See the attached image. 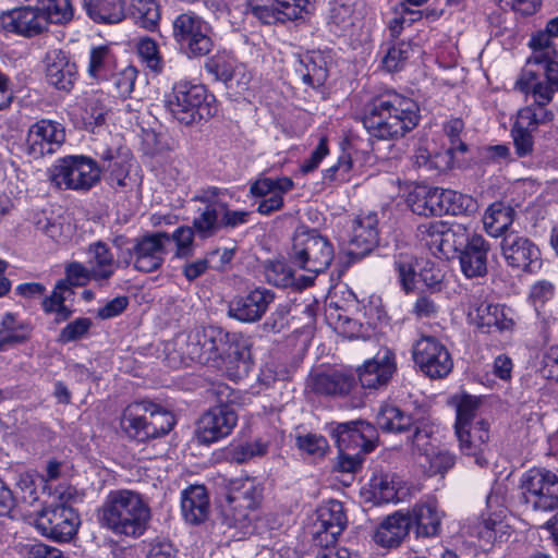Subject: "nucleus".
<instances>
[{"instance_id": "35", "label": "nucleus", "mask_w": 558, "mask_h": 558, "mask_svg": "<svg viewBox=\"0 0 558 558\" xmlns=\"http://www.w3.org/2000/svg\"><path fill=\"white\" fill-rule=\"evenodd\" d=\"M543 72V77H541L536 72L524 69L515 82V88L518 90H533L534 86H542L549 90L553 100L554 94L558 92V62L548 63Z\"/></svg>"}, {"instance_id": "2", "label": "nucleus", "mask_w": 558, "mask_h": 558, "mask_svg": "<svg viewBox=\"0 0 558 558\" xmlns=\"http://www.w3.org/2000/svg\"><path fill=\"white\" fill-rule=\"evenodd\" d=\"M101 526L114 535L137 538L148 529L151 510L148 500L132 489L110 490L98 509Z\"/></svg>"}, {"instance_id": "55", "label": "nucleus", "mask_w": 558, "mask_h": 558, "mask_svg": "<svg viewBox=\"0 0 558 558\" xmlns=\"http://www.w3.org/2000/svg\"><path fill=\"white\" fill-rule=\"evenodd\" d=\"M296 447L314 458L324 457L328 449L327 439L316 434H305L296 437Z\"/></svg>"}, {"instance_id": "52", "label": "nucleus", "mask_w": 558, "mask_h": 558, "mask_svg": "<svg viewBox=\"0 0 558 558\" xmlns=\"http://www.w3.org/2000/svg\"><path fill=\"white\" fill-rule=\"evenodd\" d=\"M253 509L240 508L234 504H226L222 509L223 523L229 527L245 531L251 526Z\"/></svg>"}, {"instance_id": "46", "label": "nucleus", "mask_w": 558, "mask_h": 558, "mask_svg": "<svg viewBox=\"0 0 558 558\" xmlns=\"http://www.w3.org/2000/svg\"><path fill=\"white\" fill-rule=\"evenodd\" d=\"M248 8L253 15L264 24L288 22L280 5L277 4V0H248Z\"/></svg>"}, {"instance_id": "34", "label": "nucleus", "mask_w": 558, "mask_h": 558, "mask_svg": "<svg viewBox=\"0 0 558 558\" xmlns=\"http://www.w3.org/2000/svg\"><path fill=\"white\" fill-rule=\"evenodd\" d=\"M294 72L304 84L313 88L322 86L328 76L326 61L319 53L305 54L298 59Z\"/></svg>"}, {"instance_id": "28", "label": "nucleus", "mask_w": 558, "mask_h": 558, "mask_svg": "<svg viewBox=\"0 0 558 558\" xmlns=\"http://www.w3.org/2000/svg\"><path fill=\"white\" fill-rule=\"evenodd\" d=\"M362 0H330L328 3L327 24L335 34L350 29L361 15Z\"/></svg>"}, {"instance_id": "16", "label": "nucleus", "mask_w": 558, "mask_h": 558, "mask_svg": "<svg viewBox=\"0 0 558 558\" xmlns=\"http://www.w3.org/2000/svg\"><path fill=\"white\" fill-rule=\"evenodd\" d=\"M225 193L218 187L198 191L193 201L205 204V208L193 219V229L202 239L216 235L222 229L220 196Z\"/></svg>"}, {"instance_id": "57", "label": "nucleus", "mask_w": 558, "mask_h": 558, "mask_svg": "<svg viewBox=\"0 0 558 558\" xmlns=\"http://www.w3.org/2000/svg\"><path fill=\"white\" fill-rule=\"evenodd\" d=\"M353 162V158L350 154H342L336 165L325 170L324 180L333 183L349 181Z\"/></svg>"}, {"instance_id": "27", "label": "nucleus", "mask_w": 558, "mask_h": 558, "mask_svg": "<svg viewBox=\"0 0 558 558\" xmlns=\"http://www.w3.org/2000/svg\"><path fill=\"white\" fill-rule=\"evenodd\" d=\"M489 244L481 234L473 235L471 242L457 255L462 272L468 278L481 277L487 272Z\"/></svg>"}, {"instance_id": "50", "label": "nucleus", "mask_w": 558, "mask_h": 558, "mask_svg": "<svg viewBox=\"0 0 558 558\" xmlns=\"http://www.w3.org/2000/svg\"><path fill=\"white\" fill-rule=\"evenodd\" d=\"M134 17L144 28L153 29L157 26L160 12L155 0H133Z\"/></svg>"}, {"instance_id": "11", "label": "nucleus", "mask_w": 558, "mask_h": 558, "mask_svg": "<svg viewBox=\"0 0 558 558\" xmlns=\"http://www.w3.org/2000/svg\"><path fill=\"white\" fill-rule=\"evenodd\" d=\"M425 244L434 255L444 258L457 256L477 233L463 223L434 221L423 226Z\"/></svg>"}, {"instance_id": "59", "label": "nucleus", "mask_w": 558, "mask_h": 558, "mask_svg": "<svg viewBox=\"0 0 558 558\" xmlns=\"http://www.w3.org/2000/svg\"><path fill=\"white\" fill-rule=\"evenodd\" d=\"M427 462V472L429 475L444 474L456 463V456L449 451H430L429 458H424Z\"/></svg>"}, {"instance_id": "19", "label": "nucleus", "mask_w": 558, "mask_h": 558, "mask_svg": "<svg viewBox=\"0 0 558 558\" xmlns=\"http://www.w3.org/2000/svg\"><path fill=\"white\" fill-rule=\"evenodd\" d=\"M454 433L460 452L472 457L478 466H486L490 438L489 424L485 420H477L473 426L454 429Z\"/></svg>"}, {"instance_id": "60", "label": "nucleus", "mask_w": 558, "mask_h": 558, "mask_svg": "<svg viewBox=\"0 0 558 558\" xmlns=\"http://www.w3.org/2000/svg\"><path fill=\"white\" fill-rule=\"evenodd\" d=\"M315 0H277L280 10L284 13L287 21L303 19L310 13Z\"/></svg>"}, {"instance_id": "42", "label": "nucleus", "mask_w": 558, "mask_h": 558, "mask_svg": "<svg viewBox=\"0 0 558 558\" xmlns=\"http://www.w3.org/2000/svg\"><path fill=\"white\" fill-rule=\"evenodd\" d=\"M377 426L385 432L401 433L412 425L410 415L392 404L380 407L376 415Z\"/></svg>"}, {"instance_id": "47", "label": "nucleus", "mask_w": 558, "mask_h": 558, "mask_svg": "<svg viewBox=\"0 0 558 558\" xmlns=\"http://www.w3.org/2000/svg\"><path fill=\"white\" fill-rule=\"evenodd\" d=\"M480 402L478 398L469 395L453 398L457 412L454 429L474 425Z\"/></svg>"}, {"instance_id": "24", "label": "nucleus", "mask_w": 558, "mask_h": 558, "mask_svg": "<svg viewBox=\"0 0 558 558\" xmlns=\"http://www.w3.org/2000/svg\"><path fill=\"white\" fill-rule=\"evenodd\" d=\"M374 427L364 421L339 423L332 429L339 451L359 449V452H368L374 448Z\"/></svg>"}, {"instance_id": "53", "label": "nucleus", "mask_w": 558, "mask_h": 558, "mask_svg": "<svg viewBox=\"0 0 558 558\" xmlns=\"http://www.w3.org/2000/svg\"><path fill=\"white\" fill-rule=\"evenodd\" d=\"M239 64L240 63L235 62L233 59L215 56L206 62L205 68L209 73L214 74L218 81L232 87V74Z\"/></svg>"}, {"instance_id": "61", "label": "nucleus", "mask_w": 558, "mask_h": 558, "mask_svg": "<svg viewBox=\"0 0 558 558\" xmlns=\"http://www.w3.org/2000/svg\"><path fill=\"white\" fill-rule=\"evenodd\" d=\"M220 196V211L222 229H234L245 225L250 220L251 213L246 210H232L228 207L227 203Z\"/></svg>"}, {"instance_id": "33", "label": "nucleus", "mask_w": 558, "mask_h": 558, "mask_svg": "<svg viewBox=\"0 0 558 558\" xmlns=\"http://www.w3.org/2000/svg\"><path fill=\"white\" fill-rule=\"evenodd\" d=\"M262 499V489L253 478H234L229 482L227 504L255 510Z\"/></svg>"}, {"instance_id": "23", "label": "nucleus", "mask_w": 558, "mask_h": 558, "mask_svg": "<svg viewBox=\"0 0 558 558\" xmlns=\"http://www.w3.org/2000/svg\"><path fill=\"white\" fill-rule=\"evenodd\" d=\"M45 74L49 84L61 90H70L77 77V66L61 49L53 48L44 58Z\"/></svg>"}, {"instance_id": "17", "label": "nucleus", "mask_w": 558, "mask_h": 558, "mask_svg": "<svg viewBox=\"0 0 558 558\" xmlns=\"http://www.w3.org/2000/svg\"><path fill=\"white\" fill-rule=\"evenodd\" d=\"M294 186L292 179L288 177L267 178L263 177L254 181L250 186V193L260 197L257 213L269 216L283 207V195Z\"/></svg>"}, {"instance_id": "20", "label": "nucleus", "mask_w": 558, "mask_h": 558, "mask_svg": "<svg viewBox=\"0 0 558 558\" xmlns=\"http://www.w3.org/2000/svg\"><path fill=\"white\" fill-rule=\"evenodd\" d=\"M533 101L518 111L515 124L520 128L535 131L541 125L548 124L554 119V112L547 108L551 99L549 90L542 86H534L533 90H520Z\"/></svg>"}, {"instance_id": "62", "label": "nucleus", "mask_w": 558, "mask_h": 558, "mask_svg": "<svg viewBox=\"0 0 558 558\" xmlns=\"http://www.w3.org/2000/svg\"><path fill=\"white\" fill-rule=\"evenodd\" d=\"M412 451L422 458H429L434 450L430 432L426 427H416L411 438Z\"/></svg>"}, {"instance_id": "54", "label": "nucleus", "mask_w": 558, "mask_h": 558, "mask_svg": "<svg viewBox=\"0 0 558 558\" xmlns=\"http://www.w3.org/2000/svg\"><path fill=\"white\" fill-rule=\"evenodd\" d=\"M395 269L398 272L399 281L405 292H410L415 287L416 272L414 268V258L409 254H399L395 259Z\"/></svg>"}, {"instance_id": "25", "label": "nucleus", "mask_w": 558, "mask_h": 558, "mask_svg": "<svg viewBox=\"0 0 558 558\" xmlns=\"http://www.w3.org/2000/svg\"><path fill=\"white\" fill-rule=\"evenodd\" d=\"M501 252L508 265L523 270L532 269L539 259L537 246L517 232H509L504 236Z\"/></svg>"}, {"instance_id": "7", "label": "nucleus", "mask_w": 558, "mask_h": 558, "mask_svg": "<svg viewBox=\"0 0 558 558\" xmlns=\"http://www.w3.org/2000/svg\"><path fill=\"white\" fill-rule=\"evenodd\" d=\"M335 248L330 240L314 229L298 230L293 236L291 259L299 268L311 272L304 286L313 282L315 276L324 272L333 260Z\"/></svg>"}, {"instance_id": "3", "label": "nucleus", "mask_w": 558, "mask_h": 558, "mask_svg": "<svg viewBox=\"0 0 558 558\" xmlns=\"http://www.w3.org/2000/svg\"><path fill=\"white\" fill-rule=\"evenodd\" d=\"M242 339L239 332L208 326L191 330L180 341V350L191 362L220 367L226 357L238 353Z\"/></svg>"}, {"instance_id": "37", "label": "nucleus", "mask_w": 558, "mask_h": 558, "mask_svg": "<svg viewBox=\"0 0 558 558\" xmlns=\"http://www.w3.org/2000/svg\"><path fill=\"white\" fill-rule=\"evenodd\" d=\"M354 378L341 372L318 374L313 378V389L320 395L343 396L351 391Z\"/></svg>"}, {"instance_id": "36", "label": "nucleus", "mask_w": 558, "mask_h": 558, "mask_svg": "<svg viewBox=\"0 0 558 558\" xmlns=\"http://www.w3.org/2000/svg\"><path fill=\"white\" fill-rule=\"evenodd\" d=\"M123 0H84L88 16L97 23H119L124 19Z\"/></svg>"}, {"instance_id": "18", "label": "nucleus", "mask_w": 558, "mask_h": 558, "mask_svg": "<svg viewBox=\"0 0 558 558\" xmlns=\"http://www.w3.org/2000/svg\"><path fill=\"white\" fill-rule=\"evenodd\" d=\"M274 293L265 288H255L246 294L233 298L228 305V315L242 323L258 322L274 301Z\"/></svg>"}, {"instance_id": "12", "label": "nucleus", "mask_w": 558, "mask_h": 558, "mask_svg": "<svg viewBox=\"0 0 558 558\" xmlns=\"http://www.w3.org/2000/svg\"><path fill=\"white\" fill-rule=\"evenodd\" d=\"M34 524L41 535L68 542L77 531L80 517L71 506H48L37 513Z\"/></svg>"}, {"instance_id": "39", "label": "nucleus", "mask_w": 558, "mask_h": 558, "mask_svg": "<svg viewBox=\"0 0 558 558\" xmlns=\"http://www.w3.org/2000/svg\"><path fill=\"white\" fill-rule=\"evenodd\" d=\"M89 252L92 254L89 268L93 280H108L118 266L108 246L102 242H97L89 246Z\"/></svg>"}, {"instance_id": "49", "label": "nucleus", "mask_w": 558, "mask_h": 558, "mask_svg": "<svg viewBox=\"0 0 558 558\" xmlns=\"http://www.w3.org/2000/svg\"><path fill=\"white\" fill-rule=\"evenodd\" d=\"M505 523L493 517L482 518L472 526V534L484 541L486 544H494L501 539Z\"/></svg>"}, {"instance_id": "43", "label": "nucleus", "mask_w": 558, "mask_h": 558, "mask_svg": "<svg viewBox=\"0 0 558 558\" xmlns=\"http://www.w3.org/2000/svg\"><path fill=\"white\" fill-rule=\"evenodd\" d=\"M37 7L46 20V27H48L49 23H66L73 16V8L70 0H39Z\"/></svg>"}, {"instance_id": "41", "label": "nucleus", "mask_w": 558, "mask_h": 558, "mask_svg": "<svg viewBox=\"0 0 558 558\" xmlns=\"http://www.w3.org/2000/svg\"><path fill=\"white\" fill-rule=\"evenodd\" d=\"M400 481L395 475L377 474L371 480V494L375 504L398 502Z\"/></svg>"}, {"instance_id": "51", "label": "nucleus", "mask_w": 558, "mask_h": 558, "mask_svg": "<svg viewBox=\"0 0 558 558\" xmlns=\"http://www.w3.org/2000/svg\"><path fill=\"white\" fill-rule=\"evenodd\" d=\"M265 278L269 283L282 288L296 283L291 267L282 260L268 263L265 266Z\"/></svg>"}, {"instance_id": "22", "label": "nucleus", "mask_w": 558, "mask_h": 558, "mask_svg": "<svg viewBox=\"0 0 558 558\" xmlns=\"http://www.w3.org/2000/svg\"><path fill=\"white\" fill-rule=\"evenodd\" d=\"M0 25L5 32L33 37L47 29L46 20L37 7H24L3 12Z\"/></svg>"}, {"instance_id": "4", "label": "nucleus", "mask_w": 558, "mask_h": 558, "mask_svg": "<svg viewBox=\"0 0 558 558\" xmlns=\"http://www.w3.org/2000/svg\"><path fill=\"white\" fill-rule=\"evenodd\" d=\"M175 424L173 414L148 400L129 404L120 417V427L126 437L147 442L166 436Z\"/></svg>"}, {"instance_id": "64", "label": "nucleus", "mask_w": 558, "mask_h": 558, "mask_svg": "<svg viewBox=\"0 0 558 558\" xmlns=\"http://www.w3.org/2000/svg\"><path fill=\"white\" fill-rule=\"evenodd\" d=\"M539 373L544 378L558 383V345L550 347L544 353Z\"/></svg>"}, {"instance_id": "44", "label": "nucleus", "mask_w": 558, "mask_h": 558, "mask_svg": "<svg viewBox=\"0 0 558 558\" xmlns=\"http://www.w3.org/2000/svg\"><path fill=\"white\" fill-rule=\"evenodd\" d=\"M112 53L108 46H98L90 49L87 66L88 75L96 80H106L110 73Z\"/></svg>"}, {"instance_id": "45", "label": "nucleus", "mask_w": 558, "mask_h": 558, "mask_svg": "<svg viewBox=\"0 0 558 558\" xmlns=\"http://www.w3.org/2000/svg\"><path fill=\"white\" fill-rule=\"evenodd\" d=\"M72 291L65 281L57 283L52 293L43 300V307L46 313H56L57 320H65L71 312L64 305L66 294H71Z\"/></svg>"}, {"instance_id": "40", "label": "nucleus", "mask_w": 558, "mask_h": 558, "mask_svg": "<svg viewBox=\"0 0 558 558\" xmlns=\"http://www.w3.org/2000/svg\"><path fill=\"white\" fill-rule=\"evenodd\" d=\"M499 314V304H493L483 299V293H474L470 299L469 318L481 329L490 331Z\"/></svg>"}, {"instance_id": "56", "label": "nucleus", "mask_w": 558, "mask_h": 558, "mask_svg": "<svg viewBox=\"0 0 558 558\" xmlns=\"http://www.w3.org/2000/svg\"><path fill=\"white\" fill-rule=\"evenodd\" d=\"M194 233L195 230L193 227H179L174 230V232L170 235V242L173 241L175 243V256L179 258H184L191 256L194 251Z\"/></svg>"}, {"instance_id": "26", "label": "nucleus", "mask_w": 558, "mask_h": 558, "mask_svg": "<svg viewBox=\"0 0 558 558\" xmlns=\"http://www.w3.org/2000/svg\"><path fill=\"white\" fill-rule=\"evenodd\" d=\"M411 526L410 514L398 510L380 522L374 533V542L384 548L398 547L409 535Z\"/></svg>"}, {"instance_id": "13", "label": "nucleus", "mask_w": 558, "mask_h": 558, "mask_svg": "<svg viewBox=\"0 0 558 558\" xmlns=\"http://www.w3.org/2000/svg\"><path fill=\"white\" fill-rule=\"evenodd\" d=\"M412 356L414 363L429 378H444L453 366L448 349L432 336H423L414 342Z\"/></svg>"}, {"instance_id": "58", "label": "nucleus", "mask_w": 558, "mask_h": 558, "mask_svg": "<svg viewBox=\"0 0 558 558\" xmlns=\"http://www.w3.org/2000/svg\"><path fill=\"white\" fill-rule=\"evenodd\" d=\"M444 215H458L468 209L472 204V198L457 191L442 189Z\"/></svg>"}, {"instance_id": "9", "label": "nucleus", "mask_w": 558, "mask_h": 558, "mask_svg": "<svg viewBox=\"0 0 558 558\" xmlns=\"http://www.w3.org/2000/svg\"><path fill=\"white\" fill-rule=\"evenodd\" d=\"M522 500L534 513L543 514L558 510V476L556 473L533 468L520 481Z\"/></svg>"}, {"instance_id": "6", "label": "nucleus", "mask_w": 558, "mask_h": 558, "mask_svg": "<svg viewBox=\"0 0 558 558\" xmlns=\"http://www.w3.org/2000/svg\"><path fill=\"white\" fill-rule=\"evenodd\" d=\"M215 98L205 86L189 82L175 83L166 95L165 107L179 122L191 125L216 113Z\"/></svg>"}, {"instance_id": "1", "label": "nucleus", "mask_w": 558, "mask_h": 558, "mask_svg": "<svg viewBox=\"0 0 558 558\" xmlns=\"http://www.w3.org/2000/svg\"><path fill=\"white\" fill-rule=\"evenodd\" d=\"M418 112V106L413 99L388 92L369 101L363 124L372 137L397 140L417 125Z\"/></svg>"}, {"instance_id": "10", "label": "nucleus", "mask_w": 558, "mask_h": 558, "mask_svg": "<svg viewBox=\"0 0 558 558\" xmlns=\"http://www.w3.org/2000/svg\"><path fill=\"white\" fill-rule=\"evenodd\" d=\"M172 29L175 43L189 58L207 56L214 48L210 25L193 12L178 15L172 23Z\"/></svg>"}, {"instance_id": "21", "label": "nucleus", "mask_w": 558, "mask_h": 558, "mask_svg": "<svg viewBox=\"0 0 558 558\" xmlns=\"http://www.w3.org/2000/svg\"><path fill=\"white\" fill-rule=\"evenodd\" d=\"M397 369L395 353L385 348L357 368L361 385L368 389L386 386Z\"/></svg>"}, {"instance_id": "48", "label": "nucleus", "mask_w": 558, "mask_h": 558, "mask_svg": "<svg viewBox=\"0 0 558 558\" xmlns=\"http://www.w3.org/2000/svg\"><path fill=\"white\" fill-rule=\"evenodd\" d=\"M136 50L141 60L154 73H161L165 68V62L160 56L158 44L149 38L142 37L136 44Z\"/></svg>"}, {"instance_id": "63", "label": "nucleus", "mask_w": 558, "mask_h": 558, "mask_svg": "<svg viewBox=\"0 0 558 558\" xmlns=\"http://www.w3.org/2000/svg\"><path fill=\"white\" fill-rule=\"evenodd\" d=\"M92 326L89 318H77L69 323L60 332L59 340L63 343L81 339Z\"/></svg>"}, {"instance_id": "31", "label": "nucleus", "mask_w": 558, "mask_h": 558, "mask_svg": "<svg viewBox=\"0 0 558 558\" xmlns=\"http://www.w3.org/2000/svg\"><path fill=\"white\" fill-rule=\"evenodd\" d=\"M378 219L376 214H367L357 217L353 221L351 246L354 247L353 253L364 255L372 251L378 243Z\"/></svg>"}, {"instance_id": "32", "label": "nucleus", "mask_w": 558, "mask_h": 558, "mask_svg": "<svg viewBox=\"0 0 558 558\" xmlns=\"http://www.w3.org/2000/svg\"><path fill=\"white\" fill-rule=\"evenodd\" d=\"M208 496L202 485L190 486L182 493L181 510L184 519L193 524L203 522L208 514Z\"/></svg>"}, {"instance_id": "29", "label": "nucleus", "mask_w": 558, "mask_h": 558, "mask_svg": "<svg viewBox=\"0 0 558 558\" xmlns=\"http://www.w3.org/2000/svg\"><path fill=\"white\" fill-rule=\"evenodd\" d=\"M347 517L342 504L331 500L327 506L318 510V518L315 522L316 535L325 536L326 543L335 542L344 530Z\"/></svg>"}, {"instance_id": "8", "label": "nucleus", "mask_w": 558, "mask_h": 558, "mask_svg": "<svg viewBox=\"0 0 558 558\" xmlns=\"http://www.w3.org/2000/svg\"><path fill=\"white\" fill-rule=\"evenodd\" d=\"M48 178L60 190L88 191L100 180V168L89 157L66 156L48 169Z\"/></svg>"}, {"instance_id": "15", "label": "nucleus", "mask_w": 558, "mask_h": 558, "mask_svg": "<svg viewBox=\"0 0 558 558\" xmlns=\"http://www.w3.org/2000/svg\"><path fill=\"white\" fill-rule=\"evenodd\" d=\"M238 423V414L230 404H218L205 412L198 422L197 437L203 444H211L231 434Z\"/></svg>"}, {"instance_id": "38", "label": "nucleus", "mask_w": 558, "mask_h": 558, "mask_svg": "<svg viewBox=\"0 0 558 558\" xmlns=\"http://www.w3.org/2000/svg\"><path fill=\"white\" fill-rule=\"evenodd\" d=\"M514 210L504 203H494L485 211L483 225L485 231L492 236H500L512 225Z\"/></svg>"}, {"instance_id": "14", "label": "nucleus", "mask_w": 558, "mask_h": 558, "mask_svg": "<svg viewBox=\"0 0 558 558\" xmlns=\"http://www.w3.org/2000/svg\"><path fill=\"white\" fill-rule=\"evenodd\" d=\"M64 141L63 125L49 119H41L32 124L26 136L28 153L34 158L54 154Z\"/></svg>"}, {"instance_id": "5", "label": "nucleus", "mask_w": 558, "mask_h": 558, "mask_svg": "<svg viewBox=\"0 0 558 558\" xmlns=\"http://www.w3.org/2000/svg\"><path fill=\"white\" fill-rule=\"evenodd\" d=\"M169 243L170 235L167 232H154L133 240L123 235L113 239L118 262L125 266L133 264L142 272L156 271L162 266Z\"/></svg>"}, {"instance_id": "30", "label": "nucleus", "mask_w": 558, "mask_h": 558, "mask_svg": "<svg viewBox=\"0 0 558 558\" xmlns=\"http://www.w3.org/2000/svg\"><path fill=\"white\" fill-rule=\"evenodd\" d=\"M410 514L417 537H434L440 533L442 514L435 501L415 504Z\"/></svg>"}]
</instances>
